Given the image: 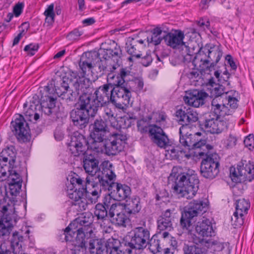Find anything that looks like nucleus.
Instances as JSON below:
<instances>
[{
    "mask_svg": "<svg viewBox=\"0 0 254 254\" xmlns=\"http://www.w3.org/2000/svg\"><path fill=\"white\" fill-rule=\"evenodd\" d=\"M173 168L168 177V183L173 192L179 197L191 199L196 194L199 188V180L195 172L190 169L179 173Z\"/></svg>",
    "mask_w": 254,
    "mask_h": 254,
    "instance_id": "f257e3e1",
    "label": "nucleus"
},
{
    "mask_svg": "<svg viewBox=\"0 0 254 254\" xmlns=\"http://www.w3.org/2000/svg\"><path fill=\"white\" fill-rule=\"evenodd\" d=\"M83 155V168L85 172L90 175L89 177L93 179L94 176H96V173L99 172V161L91 153H86Z\"/></svg>",
    "mask_w": 254,
    "mask_h": 254,
    "instance_id": "cd10ccee",
    "label": "nucleus"
},
{
    "mask_svg": "<svg viewBox=\"0 0 254 254\" xmlns=\"http://www.w3.org/2000/svg\"><path fill=\"white\" fill-rule=\"evenodd\" d=\"M148 245H149V250L154 254H156L162 250L160 246V240L157 239V237L153 236L151 239H149Z\"/></svg>",
    "mask_w": 254,
    "mask_h": 254,
    "instance_id": "5fc2aeb1",
    "label": "nucleus"
},
{
    "mask_svg": "<svg viewBox=\"0 0 254 254\" xmlns=\"http://www.w3.org/2000/svg\"><path fill=\"white\" fill-rule=\"evenodd\" d=\"M95 57H98V56H95ZM102 58L101 56H99V60H98L94 64V66L95 68H97V73L99 74V76H101L103 74L106 73V59H104V60H101Z\"/></svg>",
    "mask_w": 254,
    "mask_h": 254,
    "instance_id": "bf43d9fd",
    "label": "nucleus"
},
{
    "mask_svg": "<svg viewBox=\"0 0 254 254\" xmlns=\"http://www.w3.org/2000/svg\"><path fill=\"white\" fill-rule=\"evenodd\" d=\"M113 223L119 226L126 227V222L128 220L124 212L118 213L113 218H110Z\"/></svg>",
    "mask_w": 254,
    "mask_h": 254,
    "instance_id": "6e6d98bb",
    "label": "nucleus"
},
{
    "mask_svg": "<svg viewBox=\"0 0 254 254\" xmlns=\"http://www.w3.org/2000/svg\"><path fill=\"white\" fill-rule=\"evenodd\" d=\"M107 79V82L112 86V88L114 87L121 88L126 86L118 74L114 75L113 73H109Z\"/></svg>",
    "mask_w": 254,
    "mask_h": 254,
    "instance_id": "8fccbe9b",
    "label": "nucleus"
},
{
    "mask_svg": "<svg viewBox=\"0 0 254 254\" xmlns=\"http://www.w3.org/2000/svg\"><path fill=\"white\" fill-rule=\"evenodd\" d=\"M112 86L108 82L102 86H100L96 89L93 94L91 93L92 98L90 102L96 106L98 109L106 105L109 102V94L111 93Z\"/></svg>",
    "mask_w": 254,
    "mask_h": 254,
    "instance_id": "6ab92c4d",
    "label": "nucleus"
},
{
    "mask_svg": "<svg viewBox=\"0 0 254 254\" xmlns=\"http://www.w3.org/2000/svg\"><path fill=\"white\" fill-rule=\"evenodd\" d=\"M229 125L228 120L226 119H220L213 113H209L205 117L203 124L205 130L212 134H220L226 130Z\"/></svg>",
    "mask_w": 254,
    "mask_h": 254,
    "instance_id": "9b49d317",
    "label": "nucleus"
},
{
    "mask_svg": "<svg viewBox=\"0 0 254 254\" xmlns=\"http://www.w3.org/2000/svg\"><path fill=\"white\" fill-rule=\"evenodd\" d=\"M9 193L12 196H16L20 192L22 183H8Z\"/></svg>",
    "mask_w": 254,
    "mask_h": 254,
    "instance_id": "680f3d73",
    "label": "nucleus"
},
{
    "mask_svg": "<svg viewBox=\"0 0 254 254\" xmlns=\"http://www.w3.org/2000/svg\"><path fill=\"white\" fill-rule=\"evenodd\" d=\"M208 96V94L205 92L196 90L187 92L183 99L185 103L188 105L198 108L204 104L205 99Z\"/></svg>",
    "mask_w": 254,
    "mask_h": 254,
    "instance_id": "b1692460",
    "label": "nucleus"
},
{
    "mask_svg": "<svg viewBox=\"0 0 254 254\" xmlns=\"http://www.w3.org/2000/svg\"><path fill=\"white\" fill-rule=\"evenodd\" d=\"M183 250L184 254H203L202 249L194 245H185Z\"/></svg>",
    "mask_w": 254,
    "mask_h": 254,
    "instance_id": "13d9d810",
    "label": "nucleus"
},
{
    "mask_svg": "<svg viewBox=\"0 0 254 254\" xmlns=\"http://www.w3.org/2000/svg\"><path fill=\"white\" fill-rule=\"evenodd\" d=\"M90 57H92L91 53H85L81 58L79 65L84 74L86 73L87 69L89 71L94 67L91 60L89 59Z\"/></svg>",
    "mask_w": 254,
    "mask_h": 254,
    "instance_id": "c03bdc74",
    "label": "nucleus"
},
{
    "mask_svg": "<svg viewBox=\"0 0 254 254\" xmlns=\"http://www.w3.org/2000/svg\"><path fill=\"white\" fill-rule=\"evenodd\" d=\"M173 217L170 209L166 210L165 212L159 217L157 220L158 229L161 231H171L173 229L172 220Z\"/></svg>",
    "mask_w": 254,
    "mask_h": 254,
    "instance_id": "e433bc0d",
    "label": "nucleus"
},
{
    "mask_svg": "<svg viewBox=\"0 0 254 254\" xmlns=\"http://www.w3.org/2000/svg\"><path fill=\"white\" fill-rule=\"evenodd\" d=\"M150 232L143 227L134 228L130 233V240L125 245L130 249L142 250L148 245L150 238Z\"/></svg>",
    "mask_w": 254,
    "mask_h": 254,
    "instance_id": "423d86ee",
    "label": "nucleus"
},
{
    "mask_svg": "<svg viewBox=\"0 0 254 254\" xmlns=\"http://www.w3.org/2000/svg\"><path fill=\"white\" fill-rule=\"evenodd\" d=\"M0 237L9 235L13 227L12 220L15 218L14 200L6 195L0 197Z\"/></svg>",
    "mask_w": 254,
    "mask_h": 254,
    "instance_id": "39448f33",
    "label": "nucleus"
},
{
    "mask_svg": "<svg viewBox=\"0 0 254 254\" xmlns=\"http://www.w3.org/2000/svg\"><path fill=\"white\" fill-rule=\"evenodd\" d=\"M112 60L106 59V73L108 74L109 73H113V72L119 67V63L116 61V64L112 63Z\"/></svg>",
    "mask_w": 254,
    "mask_h": 254,
    "instance_id": "0e129e2a",
    "label": "nucleus"
},
{
    "mask_svg": "<svg viewBox=\"0 0 254 254\" xmlns=\"http://www.w3.org/2000/svg\"><path fill=\"white\" fill-rule=\"evenodd\" d=\"M112 187V195L114 199L118 201L126 200L131 194L130 188L126 185L116 183Z\"/></svg>",
    "mask_w": 254,
    "mask_h": 254,
    "instance_id": "c756f323",
    "label": "nucleus"
},
{
    "mask_svg": "<svg viewBox=\"0 0 254 254\" xmlns=\"http://www.w3.org/2000/svg\"><path fill=\"white\" fill-rule=\"evenodd\" d=\"M86 181L85 182L78 175L70 178V183L66 186V188H73L78 190L84 191Z\"/></svg>",
    "mask_w": 254,
    "mask_h": 254,
    "instance_id": "49530a36",
    "label": "nucleus"
},
{
    "mask_svg": "<svg viewBox=\"0 0 254 254\" xmlns=\"http://www.w3.org/2000/svg\"><path fill=\"white\" fill-rule=\"evenodd\" d=\"M151 32V36L147 38L148 43L156 46L160 44L163 40L165 41L166 31H163L160 27L154 28Z\"/></svg>",
    "mask_w": 254,
    "mask_h": 254,
    "instance_id": "4c0bfd02",
    "label": "nucleus"
},
{
    "mask_svg": "<svg viewBox=\"0 0 254 254\" xmlns=\"http://www.w3.org/2000/svg\"><path fill=\"white\" fill-rule=\"evenodd\" d=\"M86 97L78 101L77 107L71 111L70 118L75 126L80 129L85 128L89 123V118H94L97 114L99 109Z\"/></svg>",
    "mask_w": 254,
    "mask_h": 254,
    "instance_id": "7ed1b4c3",
    "label": "nucleus"
},
{
    "mask_svg": "<svg viewBox=\"0 0 254 254\" xmlns=\"http://www.w3.org/2000/svg\"><path fill=\"white\" fill-rule=\"evenodd\" d=\"M230 172L231 180L235 183L251 182L254 179V164L249 161L243 168H230Z\"/></svg>",
    "mask_w": 254,
    "mask_h": 254,
    "instance_id": "1a4fd4ad",
    "label": "nucleus"
},
{
    "mask_svg": "<svg viewBox=\"0 0 254 254\" xmlns=\"http://www.w3.org/2000/svg\"><path fill=\"white\" fill-rule=\"evenodd\" d=\"M250 202L245 198L239 199L236 202V211L232 217L233 225L236 227L242 226L244 223V215L248 213L250 208Z\"/></svg>",
    "mask_w": 254,
    "mask_h": 254,
    "instance_id": "412c9836",
    "label": "nucleus"
},
{
    "mask_svg": "<svg viewBox=\"0 0 254 254\" xmlns=\"http://www.w3.org/2000/svg\"><path fill=\"white\" fill-rule=\"evenodd\" d=\"M207 209V203L201 199L193 200L189 202L186 211L193 218L202 214Z\"/></svg>",
    "mask_w": 254,
    "mask_h": 254,
    "instance_id": "c85d7f7f",
    "label": "nucleus"
},
{
    "mask_svg": "<svg viewBox=\"0 0 254 254\" xmlns=\"http://www.w3.org/2000/svg\"><path fill=\"white\" fill-rule=\"evenodd\" d=\"M34 96L32 100L26 102L23 105V112L26 119L34 123H36L42 116L41 106L38 96Z\"/></svg>",
    "mask_w": 254,
    "mask_h": 254,
    "instance_id": "dca6fc26",
    "label": "nucleus"
},
{
    "mask_svg": "<svg viewBox=\"0 0 254 254\" xmlns=\"http://www.w3.org/2000/svg\"><path fill=\"white\" fill-rule=\"evenodd\" d=\"M38 44L31 43L26 45L24 47V50L27 53L28 55L33 56L35 54V52L38 51Z\"/></svg>",
    "mask_w": 254,
    "mask_h": 254,
    "instance_id": "774afa93",
    "label": "nucleus"
},
{
    "mask_svg": "<svg viewBox=\"0 0 254 254\" xmlns=\"http://www.w3.org/2000/svg\"><path fill=\"white\" fill-rule=\"evenodd\" d=\"M56 93L59 97L68 104H71L74 102L78 97L77 94L71 89L63 91L60 88H56Z\"/></svg>",
    "mask_w": 254,
    "mask_h": 254,
    "instance_id": "79ce46f5",
    "label": "nucleus"
},
{
    "mask_svg": "<svg viewBox=\"0 0 254 254\" xmlns=\"http://www.w3.org/2000/svg\"><path fill=\"white\" fill-rule=\"evenodd\" d=\"M200 143L198 146L197 151L194 152L196 156L202 157L204 155H209L210 154H208V151L212 149V146L209 144H206V141L204 140H199Z\"/></svg>",
    "mask_w": 254,
    "mask_h": 254,
    "instance_id": "09e8293b",
    "label": "nucleus"
},
{
    "mask_svg": "<svg viewBox=\"0 0 254 254\" xmlns=\"http://www.w3.org/2000/svg\"><path fill=\"white\" fill-rule=\"evenodd\" d=\"M92 181L93 179L86 177V185L84 194L88 203H95L100 196L101 190L98 187V183H93Z\"/></svg>",
    "mask_w": 254,
    "mask_h": 254,
    "instance_id": "393cba45",
    "label": "nucleus"
},
{
    "mask_svg": "<svg viewBox=\"0 0 254 254\" xmlns=\"http://www.w3.org/2000/svg\"><path fill=\"white\" fill-rule=\"evenodd\" d=\"M89 81L83 78H78L74 81L70 79V86L71 89L77 94L79 101H80L81 98L86 97L90 100L91 96L92 88L90 86Z\"/></svg>",
    "mask_w": 254,
    "mask_h": 254,
    "instance_id": "f3484780",
    "label": "nucleus"
},
{
    "mask_svg": "<svg viewBox=\"0 0 254 254\" xmlns=\"http://www.w3.org/2000/svg\"><path fill=\"white\" fill-rule=\"evenodd\" d=\"M126 211L129 214H135L139 211L141 209L140 198L135 196L126 199V204L125 205Z\"/></svg>",
    "mask_w": 254,
    "mask_h": 254,
    "instance_id": "a19ab883",
    "label": "nucleus"
},
{
    "mask_svg": "<svg viewBox=\"0 0 254 254\" xmlns=\"http://www.w3.org/2000/svg\"><path fill=\"white\" fill-rule=\"evenodd\" d=\"M23 240V236L20 235L18 232L13 234L10 244L14 254H20V251H21L22 248L21 243Z\"/></svg>",
    "mask_w": 254,
    "mask_h": 254,
    "instance_id": "a18cd8bd",
    "label": "nucleus"
},
{
    "mask_svg": "<svg viewBox=\"0 0 254 254\" xmlns=\"http://www.w3.org/2000/svg\"><path fill=\"white\" fill-rule=\"evenodd\" d=\"M127 140L126 134L121 133H113L105 140V153L108 155H116L122 151Z\"/></svg>",
    "mask_w": 254,
    "mask_h": 254,
    "instance_id": "9d476101",
    "label": "nucleus"
},
{
    "mask_svg": "<svg viewBox=\"0 0 254 254\" xmlns=\"http://www.w3.org/2000/svg\"><path fill=\"white\" fill-rule=\"evenodd\" d=\"M92 139L88 142L86 138L79 132H74L68 143V149L74 156H79L86 153L87 149L91 150L97 153L105 151V138L96 139L91 136Z\"/></svg>",
    "mask_w": 254,
    "mask_h": 254,
    "instance_id": "f03ea898",
    "label": "nucleus"
},
{
    "mask_svg": "<svg viewBox=\"0 0 254 254\" xmlns=\"http://www.w3.org/2000/svg\"><path fill=\"white\" fill-rule=\"evenodd\" d=\"M238 138L237 136L230 133L226 140V147L227 148H232L234 147L237 143Z\"/></svg>",
    "mask_w": 254,
    "mask_h": 254,
    "instance_id": "338daca9",
    "label": "nucleus"
},
{
    "mask_svg": "<svg viewBox=\"0 0 254 254\" xmlns=\"http://www.w3.org/2000/svg\"><path fill=\"white\" fill-rule=\"evenodd\" d=\"M176 115L182 126H189L198 120V114L190 108H181L176 111Z\"/></svg>",
    "mask_w": 254,
    "mask_h": 254,
    "instance_id": "bb28decb",
    "label": "nucleus"
},
{
    "mask_svg": "<svg viewBox=\"0 0 254 254\" xmlns=\"http://www.w3.org/2000/svg\"><path fill=\"white\" fill-rule=\"evenodd\" d=\"M108 247L109 249V254H125L123 250V247L118 239L113 238L108 239Z\"/></svg>",
    "mask_w": 254,
    "mask_h": 254,
    "instance_id": "37998d69",
    "label": "nucleus"
},
{
    "mask_svg": "<svg viewBox=\"0 0 254 254\" xmlns=\"http://www.w3.org/2000/svg\"><path fill=\"white\" fill-rule=\"evenodd\" d=\"M115 178L116 175L113 170L109 168H105L101 172H98L95 177V180L93 179L92 181L98 183V186L100 185L103 190H108L111 192L113 189V184H116L113 182Z\"/></svg>",
    "mask_w": 254,
    "mask_h": 254,
    "instance_id": "aec40b11",
    "label": "nucleus"
},
{
    "mask_svg": "<svg viewBox=\"0 0 254 254\" xmlns=\"http://www.w3.org/2000/svg\"><path fill=\"white\" fill-rule=\"evenodd\" d=\"M121 207V205L120 202H115L109 208V216L110 218L114 217L118 213H120L119 210Z\"/></svg>",
    "mask_w": 254,
    "mask_h": 254,
    "instance_id": "69168bd1",
    "label": "nucleus"
},
{
    "mask_svg": "<svg viewBox=\"0 0 254 254\" xmlns=\"http://www.w3.org/2000/svg\"><path fill=\"white\" fill-rule=\"evenodd\" d=\"M67 229V227L64 229V234L66 242H71L72 245L78 247L84 248L85 246V235L83 228L82 227H73Z\"/></svg>",
    "mask_w": 254,
    "mask_h": 254,
    "instance_id": "2eb2a0df",
    "label": "nucleus"
},
{
    "mask_svg": "<svg viewBox=\"0 0 254 254\" xmlns=\"http://www.w3.org/2000/svg\"><path fill=\"white\" fill-rule=\"evenodd\" d=\"M12 131L17 139L23 142L29 141L31 138L30 130L28 123L21 115H17L11 123Z\"/></svg>",
    "mask_w": 254,
    "mask_h": 254,
    "instance_id": "f8f14e48",
    "label": "nucleus"
},
{
    "mask_svg": "<svg viewBox=\"0 0 254 254\" xmlns=\"http://www.w3.org/2000/svg\"><path fill=\"white\" fill-rule=\"evenodd\" d=\"M93 216L90 212L82 213L80 216L76 218L73 221L70 223L67 226V229L71 227V229H75L73 227H82L85 229L86 227L89 226L92 224Z\"/></svg>",
    "mask_w": 254,
    "mask_h": 254,
    "instance_id": "72a5a7b5",
    "label": "nucleus"
},
{
    "mask_svg": "<svg viewBox=\"0 0 254 254\" xmlns=\"http://www.w3.org/2000/svg\"><path fill=\"white\" fill-rule=\"evenodd\" d=\"M190 126H182L180 128V142L188 149H194L197 151L198 146L201 143L199 140L196 139V135H200L201 133H191Z\"/></svg>",
    "mask_w": 254,
    "mask_h": 254,
    "instance_id": "4468645a",
    "label": "nucleus"
},
{
    "mask_svg": "<svg viewBox=\"0 0 254 254\" xmlns=\"http://www.w3.org/2000/svg\"><path fill=\"white\" fill-rule=\"evenodd\" d=\"M15 168H11L7 167L5 168L7 170V182L8 183H22V180L20 176L17 173Z\"/></svg>",
    "mask_w": 254,
    "mask_h": 254,
    "instance_id": "603ef678",
    "label": "nucleus"
},
{
    "mask_svg": "<svg viewBox=\"0 0 254 254\" xmlns=\"http://www.w3.org/2000/svg\"><path fill=\"white\" fill-rule=\"evenodd\" d=\"M81 190H78L75 189L67 188L66 193L68 197L74 201L75 202H78L79 200L82 199L84 196V192Z\"/></svg>",
    "mask_w": 254,
    "mask_h": 254,
    "instance_id": "3c124183",
    "label": "nucleus"
},
{
    "mask_svg": "<svg viewBox=\"0 0 254 254\" xmlns=\"http://www.w3.org/2000/svg\"><path fill=\"white\" fill-rule=\"evenodd\" d=\"M193 217L188 215L186 211H184L182 213L181 218L180 219V225L184 231H187L189 233H190L191 230V220L193 219Z\"/></svg>",
    "mask_w": 254,
    "mask_h": 254,
    "instance_id": "de8ad7c7",
    "label": "nucleus"
},
{
    "mask_svg": "<svg viewBox=\"0 0 254 254\" xmlns=\"http://www.w3.org/2000/svg\"><path fill=\"white\" fill-rule=\"evenodd\" d=\"M144 41L137 40L131 37H128L126 43L127 51L130 56L128 60L130 62L133 61V58H139L142 56V50L144 48Z\"/></svg>",
    "mask_w": 254,
    "mask_h": 254,
    "instance_id": "a878e982",
    "label": "nucleus"
},
{
    "mask_svg": "<svg viewBox=\"0 0 254 254\" xmlns=\"http://www.w3.org/2000/svg\"><path fill=\"white\" fill-rule=\"evenodd\" d=\"M199 52H202L204 59L209 61V71L213 68L218 63L222 56V52L219 46L212 44H206L203 48L200 49Z\"/></svg>",
    "mask_w": 254,
    "mask_h": 254,
    "instance_id": "a211bd4d",
    "label": "nucleus"
},
{
    "mask_svg": "<svg viewBox=\"0 0 254 254\" xmlns=\"http://www.w3.org/2000/svg\"><path fill=\"white\" fill-rule=\"evenodd\" d=\"M108 239L103 244L101 240L91 239L89 242L88 249L91 254H108Z\"/></svg>",
    "mask_w": 254,
    "mask_h": 254,
    "instance_id": "473e14b6",
    "label": "nucleus"
},
{
    "mask_svg": "<svg viewBox=\"0 0 254 254\" xmlns=\"http://www.w3.org/2000/svg\"><path fill=\"white\" fill-rule=\"evenodd\" d=\"M122 55L120 47L117 45L113 49H100L98 53L95 54V56H101L103 59L111 58L113 60L117 61V63L121 62Z\"/></svg>",
    "mask_w": 254,
    "mask_h": 254,
    "instance_id": "f704fd0d",
    "label": "nucleus"
},
{
    "mask_svg": "<svg viewBox=\"0 0 254 254\" xmlns=\"http://www.w3.org/2000/svg\"><path fill=\"white\" fill-rule=\"evenodd\" d=\"M212 110L213 112L212 113L216 115L218 117L219 116L225 117V116L232 115L233 113V111L229 109L224 103L220 105V106L217 109L215 107Z\"/></svg>",
    "mask_w": 254,
    "mask_h": 254,
    "instance_id": "4d7b16f0",
    "label": "nucleus"
},
{
    "mask_svg": "<svg viewBox=\"0 0 254 254\" xmlns=\"http://www.w3.org/2000/svg\"><path fill=\"white\" fill-rule=\"evenodd\" d=\"M184 34L181 31H176L174 33H167L165 36V43L173 48H175L180 45H183L184 43L183 40Z\"/></svg>",
    "mask_w": 254,
    "mask_h": 254,
    "instance_id": "c9c22d12",
    "label": "nucleus"
},
{
    "mask_svg": "<svg viewBox=\"0 0 254 254\" xmlns=\"http://www.w3.org/2000/svg\"><path fill=\"white\" fill-rule=\"evenodd\" d=\"M86 97L78 101L77 107L71 111L70 118L75 126L80 129L85 128L89 123V118H94L97 114L99 109Z\"/></svg>",
    "mask_w": 254,
    "mask_h": 254,
    "instance_id": "20e7f679",
    "label": "nucleus"
},
{
    "mask_svg": "<svg viewBox=\"0 0 254 254\" xmlns=\"http://www.w3.org/2000/svg\"><path fill=\"white\" fill-rule=\"evenodd\" d=\"M46 99L42 100L40 103L41 106V111L44 112L45 114L48 116L51 115L53 113V109L56 106V97L51 96H45Z\"/></svg>",
    "mask_w": 254,
    "mask_h": 254,
    "instance_id": "58836bf2",
    "label": "nucleus"
},
{
    "mask_svg": "<svg viewBox=\"0 0 254 254\" xmlns=\"http://www.w3.org/2000/svg\"><path fill=\"white\" fill-rule=\"evenodd\" d=\"M149 136L152 141L160 148H166L169 144V139L163 129L155 125L149 126Z\"/></svg>",
    "mask_w": 254,
    "mask_h": 254,
    "instance_id": "5701e85b",
    "label": "nucleus"
},
{
    "mask_svg": "<svg viewBox=\"0 0 254 254\" xmlns=\"http://www.w3.org/2000/svg\"><path fill=\"white\" fill-rule=\"evenodd\" d=\"M105 116L104 118L106 121L111 122L116 119L115 108L113 107L107 106L104 109Z\"/></svg>",
    "mask_w": 254,
    "mask_h": 254,
    "instance_id": "052dcab7",
    "label": "nucleus"
},
{
    "mask_svg": "<svg viewBox=\"0 0 254 254\" xmlns=\"http://www.w3.org/2000/svg\"><path fill=\"white\" fill-rule=\"evenodd\" d=\"M165 148L166 149V155H169L171 159L172 160L179 159L180 157L183 158L184 156L189 158L190 156L179 146H172L169 144Z\"/></svg>",
    "mask_w": 254,
    "mask_h": 254,
    "instance_id": "ea45409f",
    "label": "nucleus"
},
{
    "mask_svg": "<svg viewBox=\"0 0 254 254\" xmlns=\"http://www.w3.org/2000/svg\"><path fill=\"white\" fill-rule=\"evenodd\" d=\"M92 126L91 136H95V138L98 139L105 138L109 132L106 121L102 119H96L92 124Z\"/></svg>",
    "mask_w": 254,
    "mask_h": 254,
    "instance_id": "7c9ffc66",
    "label": "nucleus"
},
{
    "mask_svg": "<svg viewBox=\"0 0 254 254\" xmlns=\"http://www.w3.org/2000/svg\"><path fill=\"white\" fill-rule=\"evenodd\" d=\"M219 159L216 153H211L202 160L200 166L201 175L206 179H213L219 173Z\"/></svg>",
    "mask_w": 254,
    "mask_h": 254,
    "instance_id": "0eeeda50",
    "label": "nucleus"
},
{
    "mask_svg": "<svg viewBox=\"0 0 254 254\" xmlns=\"http://www.w3.org/2000/svg\"><path fill=\"white\" fill-rule=\"evenodd\" d=\"M131 94L126 86L121 88L114 87L111 90L110 100L116 108L125 112L129 104Z\"/></svg>",
    "mask_w": 254,
    "mask_h": 254,
    "instance_id": "6e6552de",
    "label": "nucleus"
},
{
    "mask_svg": "<svg viewBox=\"0 0 254 254\" xmlns=\"http://www.w3.org/2000/svg\"><path fill=\"white\" fill-rule=\"evenodd\" d=\"M16 152L13 146H10L3 149L0 153V179L7 176L5 168L9 167L15 168V165Z\"/></svg>",
    "mask_w": 254,
    "mask_h": 254,
    "instance_id": "ddd939ff",
    "label": "nucleus"
},
{
    "mask_svg": "<svg viewBox=\"0 0 254 254\" xmlns=\"http://www.w3.org/2000/svg\"><path fill=\"white\" fill-rule=\"evenodd\" d=\"M107 208L102 203H98L95 206L94 214L98 220H104L108 216Z\"/></svg>",
    "mask_w": 254,
    "mask_h": 254,
    "instance_id": "864d4df0",
    "label": "nucleus"
},
{
    "mask_svg": "<svg viewBox=\"0 0 254 254\" xmlns=\"http://www.w3.org/2000/svg\"><path fill=\"white\" fill-rule=\"evenodd\" d=\"M202 53L198 52L192 60L194 68L187 74L190 79L196 78L200 73L202 74L203 72L209 70V61L203 59L204 54Z\"/></svg>",
    "mask_w": 254,
    "mask_h": 254,
    "instance_id": "4be33fe9",
    "label": "nucleus"
},
{
    "mask_svg": "<svg viewBox=\"0 0 254 254\" xmlns=\"http://www.w3.org/2000/svg\"><path fill=\"white\" fill-rule=\"evenodd\" d=\"M195 230L196 233L202 237H211L214 233L212 223L208 219L197 222Z\"/></svg>",
    "mask_w": 254,
    "mask_h": 254,
    "instance_id": "2f4dec72",
    "label": "nucleus"
},
{
    "mask_svg": "<svg viewBox=\"0 0 254 254\" xmlns=\"http://www.w3.org/2000/svg\"><path fill=\"white\" fill-rule=\"evenodd\" d=\"M131 84L133 85V91L136 92H139L143 90L144 83L142 79L136 78L132 80Z\"/></svg>",
    "mask_w": 254,
    "mask_h": 254,
    "instance_id": "e2e57ef3",
    "label": "nucleus"
}]
</instances>
